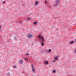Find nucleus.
I'll return each instance as SVG.
<instances>
[{
  "label": "nucleus",
  "instance_id": "nucleus-23",
  "mask_svg": "<svg viewBox=\"0 0 76 76\" xmlns=\"http://www.w3.org/2000/svg\"><path fill=\"white\" fill-rule=\"evenodd\" d=\"M42 42H44V40H42Z\"/></svg>",
  "mask_w": 76,
  "mask_h": 76
},
{
  "label": "nucleus",
  "instance_id": "nucleus-18",
  "mask_svg": "<svg viewBox=\"0 0 76 76\" xmlns=\"http://www.w3.org/2000/svg\"><path fill=\"white\" fill-rule=\"evenodd\" d=\"M37 23V22H36L34 23V25H36V24Z\"/></svg>",
  "mask_w": 76,
  "mask_h": 76
},
{
  "label": "nucleus",
  "instance_id": "nucleus-9",
  "mask_svg": "<svg viewBox=\"0 0 76 76\" xmlns=\"http://www.w3.org/2000/svg\"><path fill=\"white\" fill-rule=\"evenodd\" d=\"M38 38H39V39H41L42 38L41 36V35H39V37H38Z\"/></svg>",
  "mask_w": 76,
  "mask_h": 76
},
{
  "label": "nucleus",
  "instance_id": "nucleus-12",
  "mask_svg": "<svg viewBox=\"0 0 76 76\" xmlns=\"http://www.w3.org/2000/svg\"><path fill=\"white\" fill-rule=\"evenodd\" d=\"M32 71H33V72H34L35 71V69H34V68H32Z\"/></svg>",
  "mask_w": 76,
  "mask_h": 76
},
{
  "label": "nucleus",
  "instance_id": "nucleus-1",
  "mask_svg": "<svg viewBox=\"0 0 76 76\" xmlns=\"http://www.w3.org/2000/svg\"><path fill=\"white\" fill-rule=\"evenodd\" d=\"M32 37H33V35L31 34H29L27 35V38L28 39H31Z\"/></svg>",
  "mask_w": 76,
  "mask_h": 76
},
{
  "label": "nucleus",
  "instance_id": "nucleus-5",
  "mask_svg": "<svg viewBox=\"0 0 76 76\" xmlns=\"http://www.w3.org/2000/svg\"><path fill=\"white\" fill-rule=\"evenodd\" d=\"M24 59H25V60H26V61H28V60H29L28 59V58H24Z\"/></svg>",
  "mask_w": 76,
  "mask_h": 76
},
{
  "label": "nucleus",
  "instance_id": "nucleus-16",
  "mask_svg": "<svg viewBox=\"0 0 76 76\" xmlns=\"http://www.w3.org/2000/svg\"><path fill=\"white\" fill-rule=\"evenodd\" d=\"M48 50H49V52H51V49H49Z\"/></svg>",
  "mask_w": 76,
  "mask_h": 76
},
{
  "label": "nucleus",
  "instance_id": "nucleus-13",
  "mask_svg": "<svg viewBox=\"0 0 76 76\" xmlns=\"http://www.w3.org/2000/svg\"><path fill=\"white\" fill-rule=\"evenodd\" d=\"M41 45H42V46H43L44 45V43L42 42Z\"/></svg>",
  "mask_w": 76,
  "mask_h": 76
},
{
  "label": "nucleus",
  "instance_id": "nucleus-15",
  "mask_svg": "<svg viewBox=\"0 0 76 76\" xmlns=\"http://www.w3.org/2000/svg\"><path fill=\"white\" fill-rule=\"evenodd\" d=\"M27 20H31V18H28Z\"/></svg>",
  "mask_w": 76,
  "mask_h": 76
},
{
  "label": "nucleus",
  "instance_id": "nucleus-2",
  "mask_svg": "<svg viewBox=\"0 0 76 76\" xmlns=\"http://www.w3.org/2000/svg\"><path fill=\"white\" fill-rule=\"evenodd\" d=\"M19 63L20 64H22L23 63V61L22 59H20L19 61Z\"/></svg>",
  "mask_w": 76,
  "mask_h": 76
},
{
  "label": "nucleus",
  "instance_id": "nucleus-21",
  "mask_svg": "<svg viewBox=\"0 0 76 76\" xmlns=\"http://www.w3.org/2000/svg\"><path fill=\"white\" fill-rule=\"evenodd\" d=\"M42 40H44V37H42Z\"/></svg>",
  "mask_w": 76,
  "mask_h": 76
},
{
  "label": "nucleus",
  "instance_id": "nucleus-4",
  "mask_svg": "<svg viewBox=\"0 0 76 76\" xmlns=\"http://www.w3.org/2000/svg\"><path fill=\"white\" fill-rule=\"evenodd\" d=\"M54 59L55 60H58V56H56L54 58Z\"/></svg>",
  "mask_w": 76,
  "mask_h": 76
},
{
  "label": "nucleus",
  "instance_id": "nucleus-25",
  "mask_svg": "<svg viewBox=\"0 0 76 76\" xmlns=\"http://www.w3.org/2000/svg\"><path fill=\"white\" fill-rule=\"evenodd\" d=\"M5 3V2H3V4H4Z\"/></svg>",
  "mask_w": 76,
  "mask_h": 76
},
{
  "label": "nucleus",
  "instance_id": "nucleus-27",
  "mask_svg": "<svg viewBox=\"0 0 76 76\" xmlns=\"http://www.w3.org/2000/svg\"><path fill=\"white\" fill-rule=\"evenodd\" d=\"M1 28V26H0V29Z\"/></svg>",
  "mask_w": 76,
  "mask_h": 76
},
{
  "label": "nucleus",
  "instance_id": "nucleus-28",
  "mask_svg": "<svg viewBox=\"0 0 76 76\" xmlns=\"http://www.w3.org/2000/svg\"><path fill=\"white\" fill-rule=\"evenodd\" d=\"M1 44L0 43V45H1Z\"/></svg>",
  "mask_w": 76,
  "mask_h": 76
},
{
  "label": "nucleus",
  "instance_id": "nucleus-3",
  "mask_svg": "<svg viewBox=\"0 0 76 76\" xmlns=\"http://www.w3.org/2000/svg\"><path fill=\"white\" fill-rule=\"evenodd\" d=\"M38 4V1H36L35 2L34 4L36 6H37V4Z\"/></svg>",
  "mask_w": 76,
  "mask_h": 76
},
{
  "label": "nucleus",
  "instance_id": "nucleus-20",
  "mask_svg": "<svg viewBox=\"0 0 76 76\" xmlns=\"http://www.w3.org/2000/svg\"><path fill=\"white\" fill-rule=\"evenodd\" d=\"M53 62H56V61L55 60H53Z\"/></svg>",
  "mask_w": 76,
  "mask_h": 76
},
{
  "label": "nucleus",
  "instance_id": "nucleus-14",
  "mask_svg": "<svg viewBox=\"0 0 76 76\" xmlns=\"http://www.w3.org/2000/svg\"><path fill=\"white\" fill-rule=\"evenodd\" d=\"M55 72H56V71L53 70V73H55Z\"/></svg>",
  "mask_w": 76,
  "mask_h": 76
},
{
  "label": "nucleus",
  "instance_id": "nucleus-22",
  "mask_svg": "<svg viewBox=\"0 0 76 76\" xmlns=\"http://www.w3.org/2000/svg\"><path fill=\"white\" fill-rule=\"evenodd\" d=\"M46 3H47V1H45V4H46Z\"/></svg>",
  "mask_w": 76,
  "mask_h": 76
},
{
  "label": "nucleus",
  "instance_id": "nucleus-6",
  "mask_svg": "<svg viewBox=\"0 0 76 76\" xmlns=\"http://www.w3.org/2000/svg\"><path fill=\"white\" fill-rule=\"evenodd\" d=\"M45 63L46 64H48V61H45Z\"/></svg>",
  "mask_w": 76,
  "mask_h": 76
},
{
  "label": "nucleus",
  "instance_id": "nucleus-24",
  "mask_svg": "<svg viewBox=\"0 0 76 76\" xmlns=\"http://www.w3.org/2000/svg\"><path fill=\"white\" fill-rule=\"evenodd\" d=\"M26 55H27V56H28V55H29V53H26Z\"/></svg>",
  "mask_w": 76,
  "mask_h": 76
},
{
  "label": "nucleus",
  "instance_id": "nucleus-8",
  "mask_svg": "<svg viewBox=\"0 0 76 76\" xmlns=\"http://www.w3.org/2000/svg\"><path fill=\"white\" fill-rule=\"evenodd\" d=\"M7 76H10V73L8 72L7 74Z\"/></svg>",
  "mask_w": 76,
  "mask_h": 76
},
{
  "label": "nucleus",
  "instance_id": "nucleus-11",
  "mask_svg": "<svg viewBox=\"0 0 76 76\" xmlns=\"http://www.w3.org/2000/svg\"><path fill=\"white\" fill-rule=\"evenodd\" d=\"M73 42V41H72V42H70V44H71V45H72V44H73V42Z\"/></svg>",
  "mask_w": 76,
  "mask_h": 76
},
{
  "label": "nucleus",
  "instance_id": "nucleus-10",
  "mask_svg": "<svg viewBox=\"0 0 76 76\" xmlns=\"http://www.w3.org/2000/svg\"><path fill=\"white\" fill-rule=\"evenodd\" d=\"M60 1V0H56L57 3H59Z\"/></svg>",
  "mask_w": 76,
  "mask_h": 76
},
{
  "label": "nucleus",
  "instance_id": "nucleus-26",
  "mask_svg": "<svg viewBox=\"0 0 76 76\" xmlns=\"http://www.w3.org/2000/svg\"><path fill=\"white\" fill-rule=\"evenodd\" d=\"M13 67H14V68H15V67H16V66H14Z\"/></svg>",
  "mask_w": 76,
  "mask_h": 76
},
{
  "label": "nucleus",
  "instance_id": "nucleus-7",
  "mask_svg": "<svg viewBox=\"0 0 76 76\" xmlns=\"http://www.w3.org/2000/svg\"><path fill=\"white\" fill-rule=\"evenodd\" d=\"M58 5V2H57L55 4L54 6H57Z\"/></svg>",
  "mask_w": 76,
  "mask_h": 76
},
{
  "label": "nucleus",
  "instance_id": "nucleus-17",
  "mask_svg": "<svg viewBox=\"0 0 76 76\" xmlns=\"http://www.w3.org/2000/svg\"><path fill=\"white\" fill-rule=\"evenodd\" d=\"M74 51L75 53H76V49H75V50H74Z\"/></svg>",
  "mask_w": 76,
  "mask_h": 76
},
{
  "label": "nucleus",
  "instance_id": "nucleus-19",
  "mask_svg": "<svg viewBox=\"0 0 76 76\" xmlns=\"http://www.w3.org/2000/svg\"><path fill=\"white\" fill-rule=\"evenodd\" d=\"M31 67H32V68H34V65H31Z\"/></svg>",
  "mask_w": 76,
  "mask_h": 76
}]
</instances>
